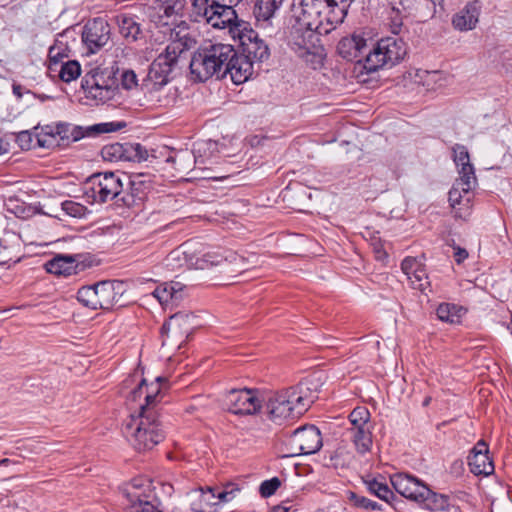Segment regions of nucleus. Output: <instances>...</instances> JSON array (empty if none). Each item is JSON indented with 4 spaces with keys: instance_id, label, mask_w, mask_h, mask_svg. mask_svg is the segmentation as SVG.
<instances>
[{
    "instance_id": "nucleus-5",
    "label": "nucleus",
    "mask_w": 512,
    "mask_h": 512,
    "mask_svg": "<svg viewBox=\"0 0 512 512\" xmlns=\"http://www.w3.org/2000/svg\"><path fill=\"white\" fill-rule=\"evenodd\" d=\"M242 0H191L193 14L213 28H232L239 23L235 7Z\"/></svg>"
},
{
    "instance_id": "nucleus-42",
    "label": "nucleus",
    "mask_w": 512,
    "mask_h": 512,
    "mask_svg": "<svg viewBox=\"0 0 512 512\" xmlns=\"http://www.w3.org/2000/svg\"><path fill=\"white\" fill-rule=\"evenodd\" d=\"M77 300L92 310L99 309L96 285L81 287L77 292Z\"/></svg>"
},
{
    "instance_id": "nucleus-47",
    "label": "nucleus",
    "mask_w": 512,
    "mask_h": 512,
    "mask_svg": "<svg viewBox=\"0 0 512 512\" xmlns=\"http://www.w3.org/2000/svg\"><path fill=\"white\" fill-rule=\"evenodd\" d=\"M464 197V201H462L460 205H456L455 208L452 209L454 212V216L456 218L466 220L467 217H469L472 209V190H469L468 193H465Z\"/></svg>"
},
{
    "instance_id": "nucleus-12",
    "label": "nucleus",
    "mask_w": 512,
    "mask_h": 512,
    "mask_svg": "<svg viewBox=\"0 0 512 512\" xmlns=\"http://www.w3.org/2000/svg\"><path fill=\"white\" fill-rule=\"evenodd\" d=\"M101 156L104 161L108 162H141L147 160L148 151L140 143L116 142L104 145L101 149Z\"/></svg>"
},
{
    "instance_id": "nucleus-50",
    "label": "nucleus",
    "mask_w": 512,
    "mask_h": 512,
    "mask_svg": "<svg viewBox=\"0 0 512 512\" xmlns=\"http://www.w3.org/2000/svg\"><path fill=\"white\" fill-rule=\"evenodd\" d=\"M281 481L278 477L265 480L260 484L259 493L263 498L272 496L280 487Z\"/></svg>"
},
{
    "instance_id": "nucleus-39",
    "label": "nucleus",
    "mask_w": 512,
    "mask_h": 512,
    "mask_svg": "<svg viewBox=\"0 0 512 512\" xmlns=\"http://www.w3.org/2000/svg\"><path fill=\"white\" fill-rule=\"evenodd\" d=\"M458 168L460 177L456 181L463 186L465 193H468V191L473 190L477 184L474 166L471 162H466L465 165H461Z\"/></svg>"
},
{
    "instance_id": "nucleus-56",
    "label": "nucleus",
    "mask_w": 512,
    "mask_h": 512,
    "mask_svg": "<svg viewBox=\"0 0 512 512\" xmlns=\"http://www.w3.org/2000/svg\"><path fill=\"white\" fill-rule=\"evenodd\" d=\"M15 142L22 150H29L32 147L33 136L29 131H21L17 134H12Z\"/></svg>"
},
{
    "instance_id": "nucleus-36",
    "label": "nucleus",
    "mask_w": 512,
    "mask_h": 512,
    "mask_svg": "<svg viewBox=\"0 0 512 512\" xmlns=\"http://www.w3.org/2000/svg\"><path fill=\"white\" fill-rule=\"evenodd\" d=\"M50 77H59L63 82L69 83L77 79L81 74V66L76 60H67L55 68V71H48Z\"/></svg>"
},
{
    "instance_id": "nucleus-9",
    "label": "nucleus",
    "mask_w": 512,
    "mask_h": 512,
    "mask_svg": "<svg viewBox=\"0 0 512 512\" xmlns=\"http://www.w3.org/2000/svg\"><path fill=\"white\" fill-rule=\"evenodd\" d=\"M246 22H239L235 25L239 31L240 55L244 56L250 62H263L270 56L268 45L259 38V35L252 28L247 26Z\"/></svg>"
},
{
    "instance_id": "nucleus-28",
    "label": "nucleus",
    "mask_w": 512,
    "mask_h": 512,
    "mask_svg": "<svg viewBox=\"0 0 512 512\" xmlns=\"http://www.w3.org/2000/svg\"><path fill=\"white\" fill-rule=\"evenodd\" d=\"M97 288V298L99 309L109 310L118 302V293L116 288L120 287L117 281H101L95 284Z\"/></svg>"
},
{
    "instance_id": "nucleus-38",
    "label": "nucleus",
    "mask_w": 512,
    "mask_h": 512,
    "mask_svg": "<svg viewBox=\"0 0 512 512\" xmlns=\"http://www.w3.org/2000/svg\"><path fill=\"white\" fill-rule=\"evenodd\" d=\"M365 484L370 493L374 494L381 500L386 501L387 503H391V501L395 498L393 491L384 481H379L376 478H373L366 480Z\"/></svg>"
},
{
    "instance_id": "nucleus-60",
    "label": "nucleus",
    "mask_w": 512,
    "mask_h": 512,
    "mask_svg": "<svg viewBox=\"0 0 512 512\" xmlns=\"http://www.w3.org/2000/svg\"><path fill=\"white\" fill-rule=\"evenodd\" d=\"M452 247L454 250L453 257H454L455 262L457 264L463 263L469 256L468 251L465 248H462L455 244Z\"/></svg>"
},
{
    "instance_id": "nucleus-41",
    "label": "nucleus",
    "mask_w": 512,
    "mask_h": 512,
    "mask_svg": "<svg viewBox=\"0 0 512 512\" xmlns=\"http://www.w3.org/2000/svg\"><path fill=\"white\" fill-rule=\"evenodd\" d=\"M325 459L328 460L327 466L342 469L349 466L351 455L344 447H338L333 452H330L328 456H325Z\"/></svg>"
},
{
    "instance_id": "nucleus-31",
    "label": "nucleus",
    "mask_w": 512,
    "mask_h": 512,
    "mask_svg": "<svg viewBox=\"0 0 512 512\" xmlns=\"http://www.w3.org/2000/svg\"><path fill=\"white\" fill-rule=\"evenodd\" d=\"M166 163L171 164L177 173L188 174L197 163V159L193 152L177 151L166 158Z\"/></svg>"
},
{
    "instance_id": "nucleus-13",
    "label": "nucleus",
    "mask_w": 512,
    "mask_h": 512,
    "mask_svg": "<svg viewBox=\"0 0 512 512\" xmlns=\"http://www.w3.org/2000/svg\"><path fill=\"white\" fill-rule=\"evenodd\" d=\"M111 37L109 23L101 17L89 20L82 31V42L89 53H96L108 44Z\"/></svg>"
},
{
    "instance_id": "nucleus-15",
    "label": "nucleus",
    "mask_w": 512,
    "mask_h": 512,
    "mask_svg": "<svg viewBox=\"0 0 512 512\" xmlns=\"http://www.w3.org/2000/svg\"><path fill=\"white\" fill-rule=\"evenodd\" d=\"M321 35L325 34L318 31V29H314V27L291 22L289 42L294 47L303 50V52L311 53V50H319L321 48Z\"/></svg>"
},
{
    "instance_id": "nucleus-14",
    "label": "nucleus",
    "mask_w": 512,
    "mask_h": 512,
    "mask_svg": "<svg viewBox=\"0 0 512 512\" xmlns=\"http://www.w3.org/2000/svg\"><path fill=\"white\" fill-rule=\"evenodd\" d=\"M325 12L322 0H293L291 6V22L314 27L320 31L319 14Z\"/></svg>"
},
{
    "instance_id": "nucleus-63",
    "label": "nucleus",
    "mask_w": 512,
    "mask_h": 512,
    "mask_svg": "<svg viewBox=\"0 0 512 512\" xmlns=\"http://www.w3.org/2000/svg\"><path fill=\"white\" fill-rule=\"evenodd\" d=\"M37 143L40 147H49L51 145V140L48 142L46 139H42L39 136H36Z\"/></svg>"
},
{
    "instance_id": "nucleus-19",
    "label": "nucleus",
    "mask_w": 512,
    "mask_h": 512,
    "mask_svg": "<svg viewBox=\"0 0 512 512\" xmlns=\"http://www.w3.org/2000/svg\"><path fill=\"white\" fill-rule=\"evenodd\" d=\"M73 34V31L65 30L57 35L54 44L48 51V71H55V68L64 62V59L70 57L72 47L69 40L72 43H76V38L73 37Z\"/></svg>"
},
{
    "instance_id": "nucleus-22",
    "label": "nucleus",
    "mask_w": 512,
    "mask_h": 512,
    "mask_svg": "<svg viewBox=\"0 0 512 512\" xmlns=\"http://www.w3.org/2000/svg\"><path fill=\"white\" fill-rule=\"evenodd\" d=\"M124 127H126V123L123 121L98 123L86 128L72 125L69 141L76 142L84 137L116 132L123 129Z\"/></svg>"
},
{
    "instance_id": "nucleus-53",
    "label": "nucleus",
    "mask_w": 512,
    "mask_h": 512,
    "mask_svg": "<svg viewBox=\"0 0 512 512\" xmlns=\"http://www.w3.org/2000/svg\"><path fill=\"white\" fill-rule=\"evenodd\" d=\"M153 295L160 301V302H168L169 300H177L178 299V291L175 290L174 286L165 287L163 289L157 288L153 292Z\"/></svg>"
},
{
    "instance_id": "nucleus-62",
    "label": "nucleus",
    "mask_w": 512,
    "mask_h": 512,
    "mask_svg": "<svg viewBox=\"0 0 512 512\" xmlns=\"http://www.w3.org/2000/svg\"><path fill=\"white\" fill-rule=\"evenodd\" d=\"M13 93L17 98L22 97V86L19 84H13Z\"/></svg>"
},
{
    "instance_id": "nucleus-44",
    "label": "nucleus",
    "mask_w": 512,
    "mask_h": 512,
    "mask_svg": "<svg viewBox=\"0 0 512 512\" xmlns=\"http://www.w3.org/2000/svg\"><path fill=\"white\" fill-rule=\"evenodd\" d=\"M462 308L455 304L442 303L436 310L437 317L444 322L455 323L460 318Z\"/></svg>"
},
{
    "instance_id": "nucleus-29",
    "label": "nucleus",
    "mask_w": 512,
    "mask_h": 512,
    "mask_svg": "<svg viewBox=\"0 0 512 512\" xmlns=\"http://www.w3.org/2000/svg\"><path fill=\"white\" fill-rule=\"evenodd\" d=\"M283 0H257L254 15L259 27L268 28L272 25L271 18L281 6Z\"/></svg>"
},
{
    "instance_id": "nucleus-40",
    "label": "nucleus",
    "mask_w": 512,
    "mask_h": 512,
    "mask_svg": "<svg viewBox=\"0 0 512 512\" xmlns=\"http://www.w3.org/2000/svg\"><path fill=\"white\" fill-rule=\"evenodd\" d=\"M131 505L125 512H161L147 499H143L142 495L138 492H129Z\"/></svg>"
},
{
    "instance_id": "nucleus-35",
    "label": "nucleus",
    "mask_w": 512,
    "mask_h": 512,
    "mask_svg": "<svg viewBox=\"0 0 512 512\" xmlns=\"http://www.w3.org/2000/svg\"><path fill=\"white\" fill-rule=\"evenodd\" d=\"M449 500V496L433 492L426 486V492L423 493V498H420L418 504L433 512L446 511L450 505Z\"/></svg>"
},
{
    "instance_id": "nucleus-26",
    "label": "nucleus",
    "mask_w": 512,
    "mask_h": 512,
    "mask_svg": "<svg viewBox=\"0 0 512 512\" xmlns=\"http://www.w3.org/2000/svg\"><path fill=\"white\" fill-rule=\"evenodd\" d=\"M78 263L75 256L56 255L45 263V269L48 273L58 276H70L78 273Z\"/></svg>"
},
{
    "instance_id": "nucleus-6",
    "label": "nucleus",
    "mask_w": 512,
    "mask_h": 512,
    "mask_svg": "<svg viewBox=\"0 0 512 512\" xmlns=\"http://www.w3.org/2000/svg\"><path fill=\"white\" fill-rule=\"evenodd\" d=\"M157 2L156 12L150 15L151 21L156 27L163 28V33L169 31L170 42L175 40V33L182 29L195 39L189 32L186 22L178 19L183 14L186 0H157Z\"/></svg>"
},
{
    "instance_id": "nucleus-34",
    "label": "nucleus",
    "mask_w": 512,
    "mask_h": 512,
    "mask_svg": "<svg viewBox=\"0 0 512 512\" xmlns=\"http://www.w3.org/2000/svg\"><path fill=\"white\" fill-rule=\"evenodd\" d=\"M363 68L368 72L372 73L377 71L384 66H389L387 60L384 58L383 51L380 47L379 42L372 44V48L368 46L363 56Z\"/></svg>"
},
{
    "instance_id": "nucleus-24",
    "label": "nucleus",
    "mask_w": 512,
    "mask_h": 512,
    "mask_svg": "<svg viewBox=\"0 0 512 512\" xmlns=\"http://www.w3.org/2000/svg\"><path fill=\"white\" fill-rule=\"evenodd\" d=\"M191 509L195 512H215V506L227 497L226 492H220L218 496L211 488H202L192 494Z\"/></svg>"
},
{
    "instance_id": "nucleus-33",
    "label": "nucleus",
    "mask_w": 512,
    "mask_h": 512,
    "mask_svg": "<svg viewBox=\"0 0 512 512\" xmlns=\"http://www.w3.org/2000/svg\"><path fill=\"white\" fill-rule=\"evenodd\" d=\"M363 68L368 72L372 73L377 71L384 66H389L387 60L384 58L383 51L380 47L379 42L372 44V48L368 46L363 56Z\"/></svg>"
},
{
    "instance_id": "nucleus-27",
    "label": "nucleus",
    "mask_w": 512,
    "mask_h": 512,
    "mask_svg": "<svg viewBox=\"0 0 512 512\" xmlns=\"http://www.w3.org/2000/svg\"><path fill=\"white\" fill-rule=\"evenodd\" d=\"M116 19L119 32L127 41L135 42L143 38L142 25L137 16L131 14H120Z\"/></svg>"
},
{
    "instance_id": "nucleus-8",
    "label": "nucleus",
    "mask_w": 512,
    "mask_h": 512,
    "mask_svg": "<svg viewBox=\"0 0 512 512\" xmlns=\"http://www.w3.org/2000/svg\"><path fill=\"white\" fill-rule=\"evenodd\" d=\"M320 430L314 425L295 429L286 439L291 456L314 454L322 447Z\"/></svg>"
},
{
    "instance_id": "nucleus-45",
    "label": "nucleus",
    "mask_w": 512,
    "mask_h": 512,
    "mask_svg": "<svg viewBox=\"0 0 512 512\" xmlns=\"http://www.w3.org/2000/svg\"><path fill=\"white\" fill-rule=\"evenodd\" d=\"M370 413L366 407H356L349 414L350 428L370 427L369 426Z\"/></svg>"
},
{
    "instance_id": "nucleus-46",
    "label": "nucleus",
    "mask_w": 512,
    "mask_h": 512,
    "mask_svg": "<svg viewBox=\"0 0 512 512\" xmlns=\"http://www.w3.org/2000/svg\"><path fill=\"white\" fill-rule=\"evenodd\" d=\"M61 210L73 218H83L88 213V209L81 203L73 200H66L61 204Z\"/></svg>"
},
{
    "instance_id": "nucleus-16",
    "label": "nucleus",
    "mask_w": 512,
    "mask_h": 512,
    "mask_svg": "<svg viewBox=\"0 0 512 512\" xmlns=\"http://www.w3.org/2000/svg\"><path fill=\"white\" fill-rule=\"evenodd\" d=\"M391 484L397 493L417 504L420 498H423L427 486L423 481L405 473H397L391 476Z\"/></svg>"
},
{
    "instance_id": "nucleus-57",
    "label": "nucleus",
    "mask_w": 512,
    "mask_h": 512,
    "mask_svg": "<svg viewBox=\"0 0 512 512\" xmlns=\"http://www.w3.org/2000/svg\"><path fill=\"white\" fill-rule=\"evenodd\" d=\"M421 264L415 259L411 257L405 258L401 263V269L408 279H413L412 274L416 272Z\"/></svg>"
},
{
    "instance_id": "nucleus-59",
    "label": "nucleus",
    "mask_w": 512,
    "mask_h": 512,
    "mask_svg": "<svg viewBox=\"0 0 512 512\" xmlns=\"http://www.w3.org/2000/svg\"><path fill=\"white\" fill-rule=\"evenodd\" d=\"M303 54L306 55V61L311 63L313 69H317L323 65V58L322 55L318 53V50H311V53L303 52Z\"/></svg>"
},
{
    "instance_id": "nucleus-20",
    "label": "nucleus",
    "mask_w": 512,
    "mask_h": 512,
    "mask_svg": "<svg viewBox=\"0 0 512 512\" xmlns=\"http://www.w3.org/2000/svg\"><path fill=\"white\" fill-rule=\"evenodd\" d=\"M482 4L479 0L469 1L459 12L452 17V26L455 30L464 32L476 28L479 22Z\"/></svg>"
},
{
    "instance_id": "nucleus-3",
    "label": "nucleus",
    "mask_w": 512,
    "mask_h": 512,
    "mask_svg": "<svg viewBox=\"0 0 512 512\" xmlns=\"http://www.w3.org/2000/svg\"><path fill=\"white\" fill-rule=\"evenodd\" d=\"M316 392V388L312 390L309 386L308 379L300 382L295 387L276 392L268 399L266 404L269 418L279 422L288 418H298L315 401L317 398Z\"/></svg>"
},
{
    "instance_id": "nucleus-58",
    "label": "nucleus",
    "mask_w": 512,
    "mask_h": 512,
    "mask_svg": "<svg viewBox=\"0 0 512 512\" xmlns=\"http://www.w3.org/2000/svg\"><path fill=\"white\" fill-rule=\"evenodd\" d=\"M138 84L137 75L133 70H126L121 75V85L126 90H131Z\"/></svg>"
},
{
    "instance_id": "nucleus-1",
    "label": "nucleus",
    "mask_w": 512,
    "mask_h": 512,
    "mask_svg": "<svg viewBox=\"0 0 512 512\" xmlns=\"http://www.w3.org/2000/svg\"><path fill=\"white\" fill-rule=\"evenodd\" d=\"M163 383H167L165 377H157L150 385L142 379L131 391V398L134 401L144 395L145 403L140 405L138 415H131L123 424L122 431L139 452L153 449L165 438L158 410V404L163 397Z\"/></svg>"
},
{
    "instance_id": "nucleus-10",
    "label": "nucleus",
    "mask_w": 512,
    "mask_h": 512,
    "mask_svg": "<svg viewBox=\"0 0 512 512\" xmlns=\"http://www.w3.org/2000/svg\"><path fill=\"white\" fill-rule=\"evenodd\" d=\"M122 175L128 178L129 187L123 191L119 201L128 208L141 207L153 189L154 175L149 173H133L129 176L122 173Z\"/></svg>"
},
{
    "instance_id": "nucleus-2",
    "label": "nucleus",
    "mask_w": 512,
    "mask_h": 512,
    "mask_svg": "<svg viewBox=\"0 0 512 512\" xmlns=\"http://www.w3.org/2000/svg\"><path fill=\"white\" fill-rule=\"evenodd\" d=\"M196 39L185 30L175 33V40L170 42L150 64L142 89L151 102L158 107H168L175 102V94L166 89L171 74L181 62L186 60L187 52L194 48Z\"/></svg>"
},
{
    "instance_id": "nucleus-64",
    "label": "nucleus",
    "mask_w": 512,
    "mask_h": 512,
    "mask_svg": "<svg viewBox=\"0 0 512 512\" xmlns=\"http://www.w3.org/2000/svg\"><path fill=\"white\" fill-rule=\"evenodd\" d=\"M288 508L282 505L274 506L269 512H288Z\"/></svg>"
},
{
    "instance_id": "nucleus-11",
    "label": "nucleus",
    "mask_w": 512,
    "mask_h": 512,
    "mask_svg": "<svg viewBox=\"0 0 512 512\" xmlns=\"http://www.w3.org/2000/svg\"><path fill=\"white\" fill-rule=\"evenodd\" d=\"M227 410L236 415H252L259 412L262 400L254 389H232L225 395Z\"/></svg>"
},
{
    "instance_id": "nucleus-49",
    "label": "nucleus",
    "mask_w": 512,
    "mask_h": 512,
    "mask_svg": "<svg viewBox=\"0 0 512 512\" xmlns=\"http://www.w3.org/2000/svg\"><path fill=\"white\" fill-rule=\"evenodd\" d=\"M350 501L353 503L355 507L363 508L366 510H380L381 506L375 502L372 501L364 496H359L353 492H351L350 495Z\"/></svg>"
},
{
    "instance_id": "nucleus-17",
    "label": "nucleus",
    "mask_w": 512,
    "mask_h": 512,
    "mask_svg": "<svg viewBox=\"0 0 512 512\" xmlns=\"http://www.w3.org/2000/svg\"><path fill=\"white\" fill-rule=\"evenodd\" d=\"M325 6V12L321 11L319 14L320 32L329 34L342 24L348 10V5L342 1L340 4L336 0H322Z\"/></svg>"
},
{
    "instance_id": "nucleus-52",
    "label": "nucleus",
    "mask_w": 512,
    "mask_h": 512,
    "mask_svg": "<svg viewBox=\"0 0 512 512\" xmlns=\"http://www.w3.org/2000/svg\"><path fill=\"white\" fill-rule=\"evenodd\" d=\"M448 195L451 208H455L456 205H460L461 202L464 201L465 190L463 189V186L459 184V182L455 181Z\"/></svg>"
},
{
    "instance_id": "nucleus-25",
    "label": "nucleus",
    "mask_w": 512,
    "mask_h": 512,
    "mask_svg": "<svg viewBox=\"0 0 512 512\" xmlns=\"http://www.w3.org/2000/svg\"><path fill=\"white\" fill-rule=\"evenodd\" d=\"M378 42L389 67L399 63L407 53V44L401 37H387Z\"/></svg>"
},
{
    "instance_id": "nucleus-30",
    "label": "nucleus",
    "mask_w": 512,
    "mask_h": 512,
    "mask_svg": "<svg viewBox=\"0 0 512 512\" xmlns=\"http://www.w3.org/2000/svg\"><path fill=\"white\" fill-rule=\"evenodd\" d=\"M347 433L350 441L360 455H364L371 450L373 439L370 427L348 428Z\"/></svg>"
},
{
    "instance_id": "nucleus-48",
    "label": "nucleus",
    "mask_w": 512,
    "mask_h": 512,
    "mask_svg": "<svg viewBox=\"0 0 512 512\" xmlns=\"http://www.w3.org/2000/svg\"><path fill=\"white\" fill-rule=\"evenodd\" d=\"M413 279H409L411 282V285L414 289H418L420 291H425L427 286L429 285L428 276L426 273V270L421 265L418 269H416V272L412 274Z\"/></svg>"
},
{
    "instance_id": "nucleus-43",
    "label": "nucleus",
    "mask_w": 512,
    "mask_h": 512,
    "mask_svg": "<svg viewBox=\"0 0 512 512\" xmlns=\"http://www.w3.org/2000/svg\"><path fill=\"white\" fill-rule=\"evenodd\" d=\"M96 82V87H98L99 90L102 88L103 90L108 88L111 90L109 101L119 93V85L117 79L114 76H111L110 73L99 71V69H97Z\"/></svg>"
},
{
    "instance_id": "nucleus-21",
    "label": "nucleus",
    "mask_w": 512,
    "mask_h": 512,
    "mask_svg": "<svg viewBox=\"0 0 512 512\" xmlns=\"http://www.w3.org/2000/svg\"><path fill=\"white\" fill-rule=\"evenodd\" d=\"M368 48L367 40L360 35L353 34L342 38L337 45L338 54L347 61L362 63L363 56Z\"/></svg>"
},
{
    "instance_id": "nucleus-7",
    "label": "nucleus",
    "mask_w": 512,
    "mask_h": 512,
    "mask_svg": "<svg viewBox=\"0 0 512 512\" xmlns=\"http://www.w3.org/2000/svg\"><path fill=\"white\" fill-rule=\"evenodd\" d=\"M86 194L95 202L105 203L123 195V181L117 172H100L91 175Z\"/></svg>"
},
{
    "instance_id": "nucleus-54",
    "label": "nucleus",
    "mask_w": 512,
    "mask_h": 512,
    "mask_svg": "<svg viewBox=\"0 0 512 512\" xmlns=\"http://www.w3.org/2000/svg\"><path fill=\"white\" fill-rule=\"evenodd\" d=\"M391 5L393 10L398 13L405 12L411 14L416 10V0H392Z\"/></svg>"
},
{
    "instance_id": "nucleus-23",
    "label": "nucleus",
    "mask_w": 512,
    "mask_h": 512,
    "mask_svg": "<svg viewBox=\"0 0 512 512\" xmlns=\"http://www.w3.org/2000/svg\"><path fill=\"white\" fill-rule=\"evenodd\" d=\"M253 66L254 63L236 52L225 68V77L229 74L234 84H243L252 76Z\"/></svg>"
},
{
    "instance_id": "nucleus-37",
    "label": "nucleus",
    "mask_w": 512,
    "mask_h": 512,
    "mask_svg": "<svg viewBox=\"0 0 512 512\" xmlns=\"http://www.w3.org/2000/svg\"><path fill=\"white\" fill-rule=\"evenodd\" d=\"M228 258L232 260H237V255L235 253H230L229 256L224 257L223 255L217 252H206L201 256L195 257L193 261L191 259V265H193L196 269H209L213 266H217L222 264L224 261H227Z\"/></svg>"
},
{
    "instance_id": "nucleus-51",
    "label": "nucleus",
    "mask_w": 512,
    "mask_h": 512,
    "mask_svg": "<svg viewBox=\"0 0 512 512\" xmlns=\"http://www.w3.org/2000/svg\"><path fill=\"white\" fill-rule=\"evenodd\" d=\"M452 152H453V160L457 167H459L461 165H465L466 162L470 163L469 152H468V149L464 145L455 144L452 147Z\"/></svg>"
},
{
    "instance_id": "nucleus-18",
    "label": "nucleus",
    "mask_w": 512,
    "mask_h": 512,
    "mask_svg": "<svg viewBox=\"0 0 512 512\" xmlns=\"http://www.w3.org/2000/svg\"><path fill=\"white\" fill-rule=\"evenodd\" d=\"M468 465L476 476H488L494 472L493 460L489 456L488 444L484 440H479L471 450Z\"/></svg>"
},
{
    "instance_id": "nucleus-61",
    "label": "nucleus",
    "mask_w": 512,
    "mask_h": 512,
    "mask_svg": "<svg viewBox=\"0 0 512 512\" xmlns=\"http://www.w3.org/2000/svg\"><path fill=\"white\" fill-rule=\"evenodd\" d=\"M402 29V22L393 21L391 25V31L393 34L398 35Z\"/></svg>"
},
{
    "instance_id": "nucleus-4",
    "label": "nucleus",
    "mask_w": 512,
    "mask_h": 512,
    "mask_svg": "<svg viewBox=\"0 0 512 512\" xmlns=\"http://www.w3.org/2000/svg\"><path fill=\"white\" fill-rule=\"evenodd\" d=\"M236 55V50L229 44H205L192 55L189 68L193 78L204 82L213 76L225 78V68Z\"/></svg>"
},
{
    "instance_id": "nucleus-55",
    "label": "nucleus",
    "mask_w": 512,
    "mask_h": 512,
    "mask_svg": "<svg viewBox=\"0 0 512 512\" xmlns=\"http://www.w3.org/2000/svg\"><path fill=\"white\" fill-rule=\"evenodd\" d=\"M72 124L70 123H58L55 126V129L47 135L53 139L56 135L60 137L61 140L69 141V135L71 133Z\"/></svg>"
},
{
    "instance_id": "nucleus-32",
    "label": "nucleus",
    "mask_w": 512,
    "mask_h": 512,
    "mask_svg": "<svg viewBox=\"0 0 512 512\" xmlns=\"http://www.w3.org/2000/svg\"><path fill=\"white\" fill-rule=\"evenodd\" d=\"M97 69L90 70L86 73L81 81L82 89L88 94L89 97L99 100L103 103L109 101V95L111 90L108 89H100L97 86L96 82Z\"/></svg>"
}]
</instances>
